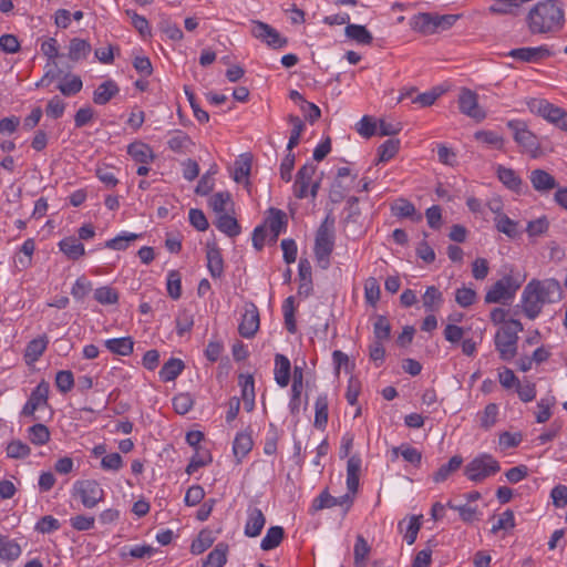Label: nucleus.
<instances>
[{"instance_id": "8", "label": "nucleus", "mask_w": 567, "mask_h": 567, "mask_svg": "<svg viewBox=\"0 0 567 567\" xmlns=\"http://www.w3.org/2000/svg\"><path fill=\"white\" fill-rule=\"evenodd\" d=\"M73 494L81 498L84 507L93 508L104 499V491L94 480L76 481Z\"/></svg>"}, {"instance_id": "25", "label": "nucleus", "mask_w": 567, "mask_h": 567, "mask_svg": "<svg viewBox=\"0 0 567 567\" xmlns=\"http://www.w3.org/2000/svg\"><path fill=\"white\" fill-rule=\"evenodd\" d=\"M410 25L414 31L423 34H433L436 32L434 23V13H419L411 18Z\"/></svg>"}, {"instance_id": "39", "label": "nucleus", "mask_w": 567, "mask_h": 567, "mask_svg": "<svg viewBox=\"0 0 567 567\" xmlns=\"http://www.w3.org/2000/svg\"><path fill=\"white\" fill-rule=\"evenodd\" d=\"M422 301L426 311L435 312L443 302L442 292L435 286H430L423 295Z\"/></svg>"}, {"instance_id": "4", "label": "nucleus", "mask_w": 567, "mask_h": 567, "mask_svg": "<svg viewBox=\"0 0 567 567\" xmlns=\"http://www.w3.org/2000/svg\"><path fill=\"white\" fill-rule=\"evenodd\" d=\"M523 324L516 319L508 320L495 334V348L504 361L512 360L517 354L518 332Z\"/></svg>"}, {"instance_id": "18", "label": "nucleus", "mask_w": 567, "mask_h": 567, "mask_svg": "<svg viewBox=\"0 0 567 567\" xmlns=\"http://www.w3.org/2000/svg\"><path fill=\"white\" fill-rule=\"evenodd\" d=\"M291 374V364L289 359L281 354L277 353L275 355V370L274 375L277 384L281 388H286L289 384Z\"/></svg>"}, {"instance_id": "28", "label": "nucleus", "mask_w": 567, "mask_h": 567, "mask_svg": "<svg viewBox=\"0 0 567 567\" xmlns=\"http://www.w3.org/2000/svg\"><path fill=\"white\" fill-rule=\"evenodd\" d=\"M105 348L118 355H130L133 352L134 342L131 337L109 339L104 342Z\"/></svg>"}, {"instance_id": "19", "label": "nucleus", "mask_w": 567, "mask_h": 567, "mask_svg": "<svg viewBox=\"0 0 567 567\" xmlns=\"http://www.w3.org/2000/svg\"><path fill=\"white\" fill-rule=\"evenodd\" d=\"M207 268L213 278H220L224 274V260L220 249L215 245L207 246L206 251Z\"/></svg>"}, {"instance_id": "63", "label": "nucleus", "mask_w": 567, "mask_h": 567, "mask_svg": "<svg viewBox=\"0 0 567 567\" xmlns=\"http://www.w3.org/2000/svg\"><path fill=\"white\" fill-rule=\"evenodd\" d=\"M194 326V318L187 310H183L176 317V332L179 337L188 333Z\"/></svg>"}, {"instance_id": "51", "label": "nucleus", "mask_w": 567, "mask_h": 567, "mask_svg": "<svg viewBox=\"0 0 567 567\" xmlns=\"http://www.w3.org/2000/svg\"><path fill=\"white\" fill-rule=\"evenodd\" d=\"M29 440L34 445H44L50 440L49 429L41 423L34 424L28 430Z\"/></svg>"}, {"instance_id": "27", "label": "nucleus", "mask_w": 567, "mask_h": 567, "mask_svg": "<svg viewBox=\"0 0 567 567\" xmlns=\"http://www.w3.org/2000/svg\"><path fill=\"white\" fill-rule=\"evenodd\" d=\"M229 546L226 543H218L207 555L203 567H223L227 561Z\"/></svg>"}, {"instance_id": "59", "label": "nucleus", "mask_w": 567, "mask_h": 567, "mask_svg": "<svg viewBox=\"0 0 567 567\" xmlns=\"http://www.w3.org/2000/svg\"><path fill=\"white\" fill-rule=\"evenodd\" d=\"M159 30L173 41H181L184 37L181 28L168 18H163L158 23Z\"/></svg>"}, {"instance_id": "23", "label": "nucleus", "mask_w": 567, "mask_h": 567, "mask_svg": "<svg viewBox=\"0 0 567 567\" xmlns=\"http://www.w3.org/2000/svg\"><path fill=\"white\" fill-rule=\"evenodd\" d=\"M60 250L72 260L85 255L84 245L75 237H65L59 243Z\"/></svg>"}, {"instance_id": "56", "label": "nucleus", "mask_w": 567, "mask_h": 567, "mask_svg": "<svg viewBox=\"0 0 567 567\" xmlns=\"http://www.w3.org/2000/svg\"><path fill=\"white\" fill-rule=\"evenodd\" d=\"M373 333L377 341H384L390 338L391 334V324L386 317L378 316L373 323Z\"/></svg>"}, {"instance_id": "32", "label": "nucleus", "mask_w": 567, "mask_h": 567, "mask_svg": "<svg viewBox=\"0 0 567 567\" xmlns=\"http://www.w3.org/2000/svg\"><path fill=\"white\" fill-rule=\"evenodd\" d=\"M184 367V362L181 359L171 358L162 367L159 378L164 382L174 381L183 372Z\"/></svg>"}, {"instance_id": "55", "label": "nucleus", "mask_w": 567, "mask_h": 567, "mask_svg": "<svg viewBox=\"0 0 567 567\" xmlns=\"http://www.w3.org/2000/svg\"><path fill=\"white\" fill-rule=\"evenodd\" d=\"M212 461H213L212 455L207 450H205L203 452L197 450L195 455H193V457L190 458V462L186 467V472H187V474H193L198 468L208 465Z\"/></svg>"}, {"instance_id": "30", "label": "nucleus", "mask_w": 567, "mask_h": 567, "mask_svg": "<svg viewBox=\"0 0 567 567\" xmlns=\"http://www.w3.org/2000/svg\"><path fill=\"white\" fill-rule=\"evenodd\" d=\"M216 227L228 237H236L240 234L241 227L237 219L227 213L220 214L216 220Z\"/></svg>"}, {"instance_id": "6", "label": "nucleus", "mask_w": 567, "mask_h": 567, "mask_svg": "<svg viewBox=\"0 0 567 567\" xmlns=\"http://www.w3.org/2000/svg\"><path fill=\"white\" fill-rule=\"evenodd\" d=\"M507 127L513 132L514 141L533 157H537L539 152V142L537 136L529 131L526 122L520 120H511Z\"/></svg>"}, {"instance_id": "48", "label": "nucleus", "mask_w": 567, "mask_h": 567, "mask_svg": "<svg viewBox=\"0 0 567 567\" xmlns=\"http://www.w3.org/2000/svg\"><path fill=\"white\" fill-rule=\"evenodd\" d=\"M400 148V141L396 138L386 140L378 148V162H388L393 158Z\"/></svg>"}, {"instance_id": "16", "label": "nucleus", "mask_w": 567, "mask_h": 567, "mask_svg": "<svg viewBox=\"0 0 567 567\" xmlns=\"http://www.w3.org/2000/svg\"><path fill=\"white\" fill-rule=\"evenodd\" d=\"M529 181L534 189L539 193H548L557 187L555 177L540 168L530 172Z\"/></svg>"}, {"instance_id": "17", "label": "nucleus", "mask_w": 567, "mask_h": 567, "mask_svg": "<svg viewBox=\"0 0 567 567\" xmlns=\"http://www.w3.org/2000/svg\"><path fill=\"white\" fill-rule=\"evenodd\" d=\"M247 522L245 525V535L248 537H257L260 535L265 524L266 517L261 509L257 507H249L247 511Z\"/></svg>"}, {"instance_id": "53", "label": "nucleus", "mask_w": 567, "mask_h": 567, "mask_svg": "<svg viewBox=\"0 0 567 567\" xmlns=\"http://www.w3.org/2000/svg\"><path fill=\"white\" fill-rule=\"evenodd\" d=\"M230 203L231 195L229 192H218L209 199V206L218 215L226 213L227 205Z\"/></svg>"}, {"instance_id": "29", "label": "nucleus", "mask_w": 567, "mask_h": 567, "mask_svg": "<svg viewBox=\"0 0 567 567\" xmlns=\"http://www.w3.org/2000/svg\"><path fill=\"white\" fill-rule=\"evenodd\" d=\"M497 177L511 190L516 193L520 192L523 181L514 169L504 166H498Z\"/></svg>"}, {"instance_id": "50", "label": "nucleus", "mask_w": 567, "mask_h": 567, "mask_svg": "<svg viewBox=\"0 0 567 567\" xmlns=\"http://www.w3.org/2000/svg\"><path fill=\"white\" fill-rule=\"evenodd\" d=\"M495 226L499 233L505 234L509 238L517 236V223L504 214L495 217Z\"/></svg>"}, {"instance_id": "35", "label": "nucleus", "mask_w": 567, "mask_h": 567, "mask_svg": "<svg viewBox=\"0 0 567 567\" xmlns=\"http://www.w3.org/2000/svg\"><path fill=\"white\" fill-rule=\"evenodd\" d=\"M328 396L327 394H320L315 402V422L313 425L317 429L323 430L328 423Z\"/></svg>"}, {"instance_id": "37", "label": "nucleus", "mask_w": 567, "mask_h": 567, "mask_svg": "<svg viewBox=\"0 0 567 567\" xmlns=\"http://www.w3.org/2000/svg\"><path fill=\"white\" fill-rule=\"evenodd\" d=\"M285 536L281 526H271L265 537L261 539L260 547L262 550H271L280 545Z\"/></svg>"}, {"instance_id": "58", "label": "nucleus", "mask_w": 567, "mask_h": 567, "mask_svg": "<svg viewBox=\"0 0 567 567\" xmlns=\"http://www.w3.org/2000/svg\"><path fill=\"white\" fill-rule=\"evenodd\" d=\"M31 449L20 440L11 441L7 446V456L10 458H24L29 456Z\"/></svg>"}, {"instance_id": "1", "label": "nucleus", "mask_w": 567, "mask_h": 567, "mask_svg": "<svg viewBox=\"0 0 567 567\" xmlns=\"http://www.w3.org/2000/svg\"><path fill=\"white\" fill-rule=\"evenodd\" d=\"M561 292V287L556 279L530 280L522 295L523 311L525 316L534 320L542 312L545 303L555 302Z\"/></svg>"}, {"instance_id": "44", "label": "nucleus", "mask_w": 567, "mask_h": 567, "mask_svg": "<svg viewBox=\"0 0 567 567\" xmlns=\"http://www.w3.org/2000/svg\"><path fill=\"white\" fill-rule=\"evenodd\" d=\"M83 83L78 75H66L64 81L58 85L59 91L65 96H72L82 90Z\"/></svg>"}, {"instance_id": "62", "label": "nucleus", "mask_w": 567, "mask_h": 567, "mask_svg": "<svg viewBox=\"0 0 567 567\" xmlns=\"http://www.w3.org/2000/svg\"><path fill=\"white\" fill-rule=\"evenodd\" d=\"M55 385L62 393L70 392L74 386L73 373L69 370H61L55 375Z\"/></svg>"}, {"instance_id": "10", "label": "nucleus", "mask_w": 567, "mask_h": 567, "mask_svg": "<svg viewBox=\"0 0 567 567\" xmlns=\"http://www.w3.org/2000/svg\"><path fill=\"white\" fill-rule=\"evenodd\" d=\"M526 105L530 113L536 114L550 124H555L557 120L564 114L566 110L559 107L545 99H529L526 101Z\"/></svg>"}, {"instance_id": "54", "label": "nucleus", "mask_w": 567, "mask_h": 567, "mask_svg": "<svg viewBox=\"0 0 567 567\" xmlns=\"http://www.w3.org/2000/svg\"><path fill=\"white\" fill-rule=\"evenodd\" d=\"M167 292L168 296L177 300L182 296V279L177 270H171L167 275Z\"/></svg>"}, {"instance_id": "13", "label": "nucleus", "mask_w": 567, "mask_h": 567, "mask_svg": "<svg viewBox=\"0 0 567 567\" xmlns=\"http://www.w3.org/2000/svg\"><path fill=\"white\" fill-rule=\"evenodd\" d=\"M508 56L527 63H538L553 55L547 45L536 48H517L507 53Z\"/></svg>"}, {"instance_id": "22", "label": "nucleus", "mask_w": 567, "mask_h": 567, "mask_svg": "<svg viewBox=\"0 0 567 567\" xmlns=\"http://www.w3.org/2000/svg\"><path fill=\"white\" fill-rule=\"evenodd\" d=\"M266 223L272 233V240L276 241L280 233L286 229L287 215L285 212L271 207L269 208V216L267 217Z\"/></svg>"}, {"instance_id": "36", "label": "nucleus", "mask_w": 567, "mask_h": 567, "mask_svg": "<svg viewBox=\"0 0 567 567\" xmlns=\"http://www.w3.org/2000/svg\"><path fill=\"white\" fill-rule=\"evenodd\" d=\"M462 463V456H452L446 464L441 465L439 470L433 474L434 482L441 483L446 481L452 473H454L461 467Z\"/></svg>"}, {"instance_id": "11", "label": "nucleus", "mask_w": 567, "mask_h": 567, "mask_svg": "<svg viewBox=\"0 0 567 567\" xmlns=\"http://www.w3.org/2000/svg\"><path fill=\"white\" fill-rule=\"evenodd\" d=\"M458 107L463 114L472 118L478 121L485 118V113L478 105L477 94L470 89L463 87L461 90L458 95Z\"/></svg>"}, {"instance_id": "47", "label": "nucleus", "mask_w": 567, "mask_h": 567, "mask_svg": "<svg viewBox=\"0 0 567 567\" xmlns=\"http://www.w3.org/2000/svg\"><path fill=\"white\" fill-rule=\"evenodd\" d=\"M49 383L47 381H41L31 392L28 401L33 403L38 409L42 405L48 404L49 398Z\"/></svg>"}, {"instance_id": "21", "label": "nucleus", "mask_w": 567, "mask_h": 567, "mask_svg": "<svg viewBox=\"0 0 567 567\" xmlns=\"http://www.w3.org/2000/svg\"><path fill=\"white\" fill-rule=\"evenodd\" d=\"M120 92L118 85L107 80L101 83L93 93V102L97 105H105Z\"/></svg>"}, {"instance_id": "45", "label": "nucleus", "mask_w": 567, "mask_h": 567, "mask_svg": "<svg viewBox=\"0 0 567 567\" xmlns=\"http://www.w3.org/2000/svg\"><path fill=\"white\" fill-rule=\"evenodd\" d=\"M214 543V537L210 530L204 529L202 530L197 538L193 540L190 545V551L194 555L203 554L206 549H208Z\"/></svg>"}, {"instance_id": "2", "label": "nucleus", "mask_w": 567, "mask_h": 567, "mask_svg": "<svg viewBox=\"0 0 567 567\" xmlns=\"http://www.w3.org/2000/svg\"><path fill=\"white\" fill-rule=\"evenodd\" d=\"M532 34H555L564 27V10L554 1L537 2L526 18Z\"/></svg>"}, {"instance_id": "14", "label": "nucleus", "mask_w": 567, "mask_h": 567, "mask_svg": "<svg viewBox=\"0 0 567 567\" xmlns=\"http://www.w3.org/2000/svg\"><path fill=\"white\" fill-rule=\"evenodd\" d=\"M316 169L317 166L311 163H307L299 168L293 184V194L297 198L302 199L309 195V186Z\"/></svg>"}, {"instance_id": "7", "label": "nucleus", "mask_w": 567, "mask_h": 567, "mask_svg": "<svg viewBox=\"0 0 567 567\" xmlns=\"http://www.w3.org/2000/svg\"><path fill=\"white\" fill-rule=\"evenodd\" d=\"M251 35L260 42L267 44L271 49H282L287 47L288 39L282 37L275 28L270 24L259 21L251 20L250 22Z\"/></svg>"}, {"instance_id": "33", "label": "nucleus", "mask_w": 567, "mask_h": 567, "mask_svg": "<svg viewBox=\"0 0 567 567\" xmlns=\"http://www.w3.org/2000/svg\"><path fill=\"white\" fill-rule=\"evenodd\" d=\"M91 52V44L83 39L74 38L70 41L69 47V59L71 61L78 62L80 60L86 59V56Z\"/></svg>"}, {"instance_id": "9", "label": "nucleus", "mask_w": 567, "mask_h": 567, "mask_svg": "<svg viewBox=\"0 0 567 567\" xmlns=\"http://www.w3.org/2000/svg\"><path fill=\"white\" fill-rule=\"evenodd\" d=\"M519 284L512 276H504L497 280L485 295L486 303H497L514 298Z\"/></svg>"}, {"instance_id": "61", "label": "nucleus", "mask_w": 567, "mask_h": 567, "mask_svg": "<svg viewBox=\"0 0 567 567\" xmlns=\"http://www.w3.org/2000/svg\"><path fill=\"white\" fill-rule=\"evenodd\" d=\"M193 405L194 400L189 393H179L173 399L174 410L181 415L188 413Z\"/></svg>"}, {"instance_id": "64", "label": "nucleus", "mask_w": 567, "mask_h": 567, "mask_svg": "<svg viewBox=\"0 0 567 567\" xmlns=\"http://www.w3.org/2000/svg\"><path fill=\"white\" fill-rule=\"evenodd\" d=\"M370 551V546L363 536L359 535L354 545V564L357 567H364V559Z\"/></svg>"}, {"instance_id": "57", "label": "nucleus", "mask_w": 567, "mask_h": 567, "mask_svg": "<svg viewBox=\"0 0 567 567\" xmlns=\"http://www.w3.org/2000/svg\"><path fill=\"white\" fill-rule=\"evenodd\" d=\"M91 290L92 282L85 276H81L74 282L71 289V295L75 300L81 301L89 295Z\"/></svg>"}, {"instance_id": "20", "label": "nucleus", "mask_w": 567, "mask_h": 567, "mask_svg": "<svg viewBox=\"0 0 567 567\" xmlns=\"http://www.w3.org/2000/svg\"><path fill=\"white\" fill-rule=\"evenodd\" d=\"M239 385L241 386V400L244 409L247 412H251L255 408V381L254 377L248 374L239 375Z\"/></svg>"}, {"instance_id": "60", "label": "nucleus", "mask_w": 567, "mask_h": 567, "mask_svg": "<svg viewBox=\"0 0 567 567\" xmlns=\"http://www.w3.org/2000/svg\"><path fill=\"white\" fill-rule=\"evenodd\" d=\"M380 293L381 291L378 280L370 277L364 284V298L367 302L371 306H375L380 299Z\"/></svg>"}, {"instance_id": "46", "label": "nucleus", "mask_w": 567, "mask_h": 567, "mask_svg": "<svg viewBox=\"0 0 567 567\" xmlns=\"http://www.w3.org/2000/svg\"><path fill=\"white\" fill-rule=\"evenodd\" d=\"M391 212L400 218H412L415 215V206L405 198H399L391 206Z\"/></svg>"}, {"instance_id": "34", "label": "nucleus", "mask_w": 567, "mask_h": 567, "mask_svg": "<svg viewBox=\"0 0 567 567\" xmlns=\"http://www.w3.org/2000/svg\"><path fill=\"white\" fill-rule=\"evenodd\" d=\"M168 147L175 153H185L193 145L190 137L183 131L176 130L169 133Z\"/></svg>"}, {"instance_id": "12", "label": "nucleus", "mask_w": 567, "mask_h": 567, "mask_svg": "<svg viewBox=\"0 0 567 567\" xmlns=\"http://www.w3.org/2000/svg\"><path fill=\"white\" fill-rule=\"evenodd\" d=\"M259 311L255 303L245 306V311L238 327V332L244 338H252L259 329Z\"/></svg>"}, {"instance_id": "3", "label": "nucleus", "mask_w": 567, "mask_h": 567, "mask_svg": "<svg viewBox=\"0 0 567 567\" xmlns=\"http://www.w3.org/2000/svg\"><path fill=\"white\" fill-rule=\"evenodd\" d=\"M334 247V218L329 214L320 224L315 239V255L318 265L327 269Z\"/></svg>"}, {"instance_id": "40", "label": "nucleus", "mask_w": 567, "mask_h": 567, "mask_svg": "<svg viewBox=\"0 0 567 567\" xmlns=\"http://www.w3.org/2000/svg\"><path fill=\"white\" fill-rule=\"evenodd\" d=\"M48 344L49 338L45 334L31 340L27 346L25 357L30 358L32 361L39 360V358L45 351Z\"/></svg>"}, {"instance_id": "38", "label": "nucleus", "mask_w": 567, "mask_h": 567, "mask_svg": "<svg viewBox=\"0 0 567 567\" xmlns=\"http://www.w3.org/2000/svg\"><path fill=\"white\" fill-rule=\"evenodd\" d=\"M251 171V155L250 154H241L239 158L235 162V172H234V181L236 183H241L246 181L248 184V176Z\"/></svg>"}, {"instance_id": "49", "label": "nucleus", "mask_w": 567, "mask_h": 567, "mask_svg": "<svg viewBox=\"0 0 567 567\" xmlns=\"http://www.w3.org/2000/svg\"><path fill=\"white\" fill-rule=\"evenodd\" d=\"M476 141L482 142L493 148L502 150L504 147V138L493 131H477L474 134Z\"/></svg>"}, {"instance_id": "43", "label": "nucleus", "mask_w": 567, "mask_h": 567, "mask_svg": "<svg viewBox=\"0 0 567 567\" xmlns=\"http://www.w3.org/2000/svg\"><path fill=\"white\" fill-rule=\"evenodd\" d=\"M288 121L292 125V130L287 144V148L288 151H292L299 144L301 134L305 130V124L297 115H289Z\"/></svg>"}, {"instance_id": "15", "label": "nucleus", "mask_w": 567, "mask_h": 567, "mask_svg": "<svg viewBox=\"0 0 567 567\" xmlns=\"http://www.w3.org/2000/svg\"><path fill=\"white\" fill-rule=\"evenodd\" d=\"M352 504V497L349 494H344L340 497L331 496L328 491H323L320 493L318 497L313 499L312 509L321 511L323 508H331L333 506H342L347 505V508Z\"/></svg>"}, {"instance_id": "26", "label": "nucleus", "mask_w": 567, "mask_h": 567, "mask_svg": "<svg viewBox=\"0 0 567 567\" xmlns=\"http://www.w3.org/2000/svg\"><path fill=\"white\" fill-rule=\"evenodd\" d=\"M127 153L132 158L141 164H148L154 159L152 148L142 142H135L127 146Z\"/></svg>"}, {"instance_id": "41", "label": "nucleus", "mask_w": 567, "mask_h": 567, "mask_svg": "<svg viewBox=\"0 0 567 567\" xmlns=\"http://www.w3.org/2000/svg\"><path fill=\"white\" fill-rule=\"evenodd\" d=\"M251 436L247 433H238L234 440L233 451L238 460L245 457L252 449Z\"/></svg>"}, {"instance_id": "42", "label": "nucleus", "mask_w": 567, "mask_h": 567, "mask_svg": "<svg viewBox=\"0 0 567 567\" xmlns=\"http://www.w3.org/2000/svg\"><path fill=\"white\" fill-rule=\"evenodd\" d=\"M392 454L398 457L399 454L402 455V457L413 464V465H420L422 460V454L420 451H417L415 447L410 446L409 444H402L400 446L392 449Z\"/></svg>"}, {"instance_id": "31", "label": "nucleus", "mask_w": 567, "mask_h": 567, "mask_svg": "<svg viewBox=\"0 0 567 567\" xmlns=\"http://www.w3.org/2000/svg\"><path fill=\"white\" fill-rule=\"evenodd\" d=\"M344 33L349 39L355 41L359 44L369 45L373 41V37L370 33V31L364 25L361 24L348 23Z\"/></svg>"}, {"instance_id": "24", "label": "nucleus", "mask_w": 567, "mask_h": 567, "mask_svg": "<svg viewBox=\"0 0 567 567\" xmlns=\"http://www.w3.org/2000/svg\"><path fill=\"white\" fill-rule=\"evenodd\" d=\"M22 553L21 546L9 536L0 534V559L12 561L20 557Z\"/></svg>"}, {"instance_id": "52", "label": "nucleus", "mask_w": 567, "mask_h": 567, "mask_svg": "<svg viewBox=\"0 0 567 567\" xmlns=\"http://www.w3.org/2000/svg\"><path fill=\"white\" fill-rule=\"evenodd\" d=\"M94 299L101 305H115L118 301V292L109 286L94 290Z\"/></svg>"}, {"instance_id": "5", "label": "nucleus", "mask_w": 567, "mask_h": 567, "mask_svg": "<svg viewBox=\"0 0 567 567\" xmlns=\"http://www.w3.org/2000/svg\"><path fill=\"white\" fill-rule=\"evenodd\" d=\"M501 471L499 462L488 453H482L464 467V475L474 483H481Z\"/></svg>"}]
</instances>
